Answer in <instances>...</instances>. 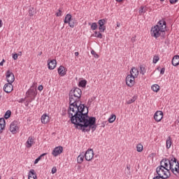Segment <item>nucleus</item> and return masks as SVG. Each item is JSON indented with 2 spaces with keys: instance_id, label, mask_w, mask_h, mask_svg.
I'll use <instances>...</instances> for the list:
<instances>
[{
  "instance_id": "18",
  "label": "nucleus",
  "mask_w": 179,
  "mask_h": 179,
  "mask_svg": "<svg viewBox=\"0 0 179 179\" xmlns=\"http://www.w3.org/2000/svg\"><path fill=\"white\" fill-rule=\"evenodd\" d=\"M34 138L31 136H29L27 141V142L25 143V147L27 149H30V148H31V146H33V145H34Z\"/></svg>"
},
{
  "instance_id": "35",
  "label": "nucleus",
  "mask_w": 179,
  "mask_h": 179,
  "mask_svg": "<svg viewBox=\"0 0 179 179\" xmlns=\"http://www.w3.org/2000/svg\"><path fill=\"white\" fill-rule=\"evenodd\" d=\"M140 73L145 75V73H146V69L143 66H140Z\"/></svg>"
},
{
  "instance_id": "7",
  "label": "nucleus",
  "mask_w": 179,
  "mask_h": 179,
  "mask_svg": "<svg viewBox=\"0 0 179 179\" xmlns=\"http://www.w3.org/2000/svg\"><path fill=\"white\" fill-rule=\"evenodd\" d=\"M64 23L68 24L71 28L75 27V22H73V18H72V15L67 14L64 17Z\"/></svg>"
},
{
  "instance_id": "12",
  "label": "nucleus",
  "mask_w": 179,
  "mask_h": 179,
  "mask_svg": "<svg viewBox=\"0 0 179 179\" xmlns=\"http://www.w3.org/2000/svg\"><path fill=\"white\" fill-rule=\"evenodd\" d=\"M163 116H164L163 111L157 110L154 114V120L155 121H156V122H160V121L163 120Z\"/></svg>"
},
{
  "instance_id": "36",
  "label": "nucleus",
  "mask_w": 179,
  "mask_h": 179,
  "mask_svg": "<svg viewBox=\"0 0 179 179\" xmlns=\"http://www.w3.org/2000/svg\"><path fill=\"white\" fill-rule=\"evenodd\" d=\"M146 10H145V7L141 6L139 9V15H142L143 13H145Z\"/></svg>"
},
{
  "instance_id": "53",
  "label": "nucleus",
  "mask_w": 179,
  "mask_h": 179,
  "mask_svg": "<svg viewBox=\"0 0 179 179\" xmlns=\"http://www.w3.org/2000/svg\"><path fill=\"white\" fill-rule=\"evenodd\" d=\"M160 2H164V0H159Z\"/></svg>"
},
{
  "instance_id": "5",
  "label": "nucleus",
  "mask_w": 179,
  "mask_h": 179,
  "mask_svg": "<svg viewBox=\"0 0 179 179\" xmlns=\"http://www.w3.org/2000/svg\"><path fill=\"white\" fill-rule=\"evenodd\" d=\"M36 96H37V90L34 87H31L26 93V97L30 99L31 101L36 99Z\"/></svg>"
},
{
  "instance_id": "24",
  "label": "nucleus",
  "mask_w": 179,
  "mask_h": 179,
  "mask_svg": "<svg viewBox=\"0 0 179 179\" xmlns=\"http://www.w3.org/2000/svg\"><path fill=\"white\" fill-rule=\"evenodd\" d=\"M151 89L152 91H154L155 93H157L160 90V86L157 84H155L152 85Z\"/></svg>"
},
{
  "instance_id": "52",
  "label": "nucleus",
  "mask_w": 179,
  "mask_h": 179,
  "mask_svg": "<svg viewBox=\"0 0 179 179\" xmlns=\"http://www.w3.org/2000/svg\"><path fill=\"white\" fill-rule=\"evenodd\" d=\"M127 170H131V167H129V166H127Z\"/></svg>"
},
{
  "instance_id": "39",
  "label": "nucleus",
  "mask_w": 179,
  "mask_h": 179,
  "mask_svg": "<svg viewBox=\"0 0 179 179\" xmlns=\"http://www.w3.org/2000/svg\"><path fill=\"white\" fill-rule=\"evenodd\" d=\"M34 13H34V8L29 9V16H34Z\"/></svg>"
},
{
  "instance_id": "43",
  "label": "nucleus",
  "mask_w": 179,
  "mask_h": 179,
  "mask_svg": "<svg viewBox=\"0 0 179 179\" xmlns=\"http://www.w3.org/2000/svg\"><path fill=\"white\" fill-rule=\"evenodd\" d=\"M57 173V167H53L52 169V174H55Z\"/></svg>"
},
{
  "instance_id": "22",
  "label": "nucleus",
  "mask_w": 179,
  "mask_h": 179,
  "mask_svg": "<svg viewBox=\"0 0 179 179\" xmlns=\"http://www.w3.org/2000/svg\"><path fill=\"white\" fill-rule=\"evenodd\" d=\"M172 65L173 66H178L179 65V55H175L172 59Z\"/></svg>"
},
{
  "instance_id": "1",
  "label": "nucleus",
  "mask_w": 179,
  "mask_h": 179,
  "mask_svg": "<svg viewBox=\"0 0 179 179\" xmlns=\"http://www.w3.org/2000/svg\"><path fill=\"white\" fill-rule=\"evenodd\" d=\"M69 109L68 110L69 117L72 124L78 125L82 131H96V118L87 116V108L79 103L82 96V90L76 88L70 92L69 94Z\"/></svg>"
},
{
  "instance_id": "34",
  "label": "nucleus",
  "mask_w": 179,
  "mask_h": 179,
  "mask_svg": "<svg viewBox=\"0 0 179 179\" xmlns=\"http://www.w3.org/2000/svg\"><path fill=\"white\" fill-rule=\"evenodd\" d=\"M98 24H99V26H104V24H106V20H104V19L99 20L98 21Z\"/></svg>"
},
{
  "instance_id": "23",
  "label": "nucleus",
  "mask_w": 179,
  "mask_h": 179,
  "mask_svg": "<svg viewBox=\"0 0 179 179\" xmlns=\"http://www.w3.org/2000/svg\"><path fill=\"white\" fill-rule=\"evenodd\" d=\"M173 142L171 140V137H168L166 139V149H170V148H171V145H172Z\"/></svg>"
},
{
  "instance_id": "6",
  "label": "nucleus",
  "mask_w": 179,
  "mask_h": 179,
  "mask_svg": "<svg viewBox=\"0 0 179 179\" xmlns=\"http://www.w3.org/2000/svg\"><path fill=\"white\" fill-rule=\"evenodd\" d=\"M20 127L19 126V122L14 120L10 124V131L12 132L13 134H17L19 131Z\"/></svg>"
},
{
  "instance_id": "46",
  "label": "nucleus",
  "mask_w": 179,
  "mask_h": 179,
  "mask_svg": "<svg viewBox=\"0 0 179 179\" xmlns=\"http://www.w3.org/2000/svg\"><path fill=\"white\" fill-rule=\"evenodd\" d=\"M43 89H44V87H43V85H39L38 87V90H39V92H41L43 90Z\"/></svg>"
},
{
  "instance_id": "27",
  "label": "nucleus",
  "mask_w": 179,
  "mask_h": 179,
  "mask_svg": "<svg viewBox=\"0 0 179 179\" xmlns=\"http://www.w3.org/2000/svg\"><path fill=\"white\" fill-rule=\"evenodd\" d=\"M85 159V155H80L77 158V162L79 163V164H81V163H83V160Z\"/></svg>"
},
{
  "instance_id": "51",
  "label": "nucleus",
  "mask_w": 179,
  "mask_h": 179,
  "mask_svg": "<svg viewBox=\"0 0 179 179\" xmlns=\"http://www.w3.org/2000/svg\"><path fill=\"white\" fill-rule=\"evenodd\" d=\"M116 2H122L123 0H115Z\"/></svg>"
},
{
  "instance_id": "29",
  "label": "nucleus",
  "mask_w": 179,
  "mask_h": 179,
  "mask_svg": "<svg viewBox=\"0 0 179 179\" xmlns=\"http://www.w3.org/2000/svg\"><path fill=\"white\" fill-rule=\"evenodd\" d=\"M94 37H96L97 38H103V34H101V32L99 31H95L94 32Z\"/></svg>"
},
{
  "instance_id": "20",
  "label": "nucleus",
  "mask_w": 179,
  "mask_h": 179,
  "mask_svg": "<svg viewBox=\"0 0 179 179\" xmlns=\"http://www.w3.org/2000/svg\"><path fill=\"white\" fill-rule=\"evenodd\" d=\"M5 127H6V122L4 118H0V134L3 132V129H5Z\"/></svg>"
},
{
  "instance_id": "28",
  "label": "nucleus",
  "mask_w": 179,
  "mask_h": 179,
  "mask_svg": "<svg viewBox=\"0 0 179 179\" xmlns=\"http://www.w3.org/2000/svg\"><path fill=\"white\" fill-rule=\"evenodd\" d=\"M87 83V81H86V80H80L79 83V86H80L81 87H86Z\"/></svg>"
},
{
  "instance_id": "17",
  "label": "nucleus",
  "mask_w": 179,
  "mask_h": 179,
  "mask_svg": "<svg viewBox=\"0 0 179 179\" xmlns=\"http://www.w3.org/2000/svg\"><path fill=\"white\" fill-rule=\"evenodd\" d=\"M50 120H51V118H50V116L47 113L43 114L41 117V121L42 124H48Z\"/></svg>"
},
{
  "instance_id": "54",
  "label": "nucleus",
  "mask_w": 179,
  "mask_h": 179,
  "mask_svg": "<svg viewBox=\"0 0 179 179\" xmlns=\"http://www.w3.org/2000/svg\"><path fill=\"white\" fill-rule=\"evenodd\" d=\"M22 101H24V99H22Z\"/></svg>"
},
{
  "instance_id": "41",
  "label": "nucleus",
  "mask_w": 179,
  "mask_h": 179,
  "mask_svg": "<svg viewBox=\"0 0 179 179\" xmlns=\"http://www.w3.org/2000/svg\"><path fill=\"white\" fill-rule=\"evenodd\" d=\"M169 2L171 3V5H176V3L178 2V0H169Z\"/></svg>"
},
{
  "instance_id": "32",
  "label": "nucleus",
  "mask_w": 179,
  "mask_h": 179,
  "mask_svg": "<svg viewBox=\"0 0 179 179\" xmlns=\"http://www.w3.org/2000/svg\"><path fill=\"white\" fill-rule=\"evenodd\" d=\"M99 30L101 33H104V31H106V26L105 25H99Z\"/></svg>"
},
{
  "instance_id": "4",
  "label": "nucleus",
  "mask_w": 179,
  "mask_h": 179,
  "mask_svg": "<svg viewBox=\"0 0 179 179\" xmlns=\"http://www.w3.org/2000/svg\"><path fill=\"white\" fill-rule=\"evenodd\" d=\"M170 170L175 174V176L179 174V163L177 162V159L172 158L171 159Z\"/></svg>"
},
{
  "instance_id": "31",
  "label": "nucleus",
  "mask_w": 179,
  "mask_h": 179,
  "mask_svg": "<svg viewBox=\"0 0 179 179\" xmlns=\"http://www.w3.org/2000/svg\"><path fill=\"white\" fill-rule=\"evenodd\" d=\"M45 155H47V153H43L40 157H38L36 159H35L34 164H37V163H38V162L41 160V158L43 157V156H45Z\"/></svg>"
},
{
  "instance_id": "33",
  "label": "nucleus",
  "mask_w": 179,
  "mask_h": 179,
  "mask_svg": "<svg viewBox=\"0 0 179 179\" xmlns=\"http://www.w3.org/2000/svg\"><path fill=\"white\" fill-rule=\"evenodd\" d=\"M136 100V96H134L132 97V99H131L130 100L127 101V104H132V103H134V101Z\"/></svg>"
},
{
  "instance_id": "37",
  "label": "nucleus",
  "mask_w": 179,
  "mask_h": 179,
  "mask_svg": "<svg viewBox=\"0 0 179 179\" xmlns=\"http://www.w3.org/2000/svg\"><path fill=\"white\" fill-rule=\"evenodd\" d=\"M91 29H92V30H96L97 29V23L93 22L91 24Z\"/></svg>"
},
{
  "instance_id": "42",
  "label": "nucleus",
  "mask_w": 179,
  "mask_h": 179,
  "mask_svg": "<svg viewBox=\"0 0 179 179\" xmlns=\"http://www.w3.org/2000/svg\"><path fill=\"white\" fill-rule=\"evenodd\" d=\"M56 16H57V17H59V16H62V11L61 10H59V11L56 13Z\"/></svg>"
},
{
  "instance_id": "47",
  "label": "nucleus",
  "mask_w": 179,
  "mask_h": 179,
  "mask_svg": "<svg viewBox=\"0 0 179 179\" xmlns=\"http://www.w3.org/2000/svg\"><path fill=\"white\" fill-rule=\"evenodd\" d=\"M3 64H5V59H3V60L0 62V66H3Z\"/></svg>"
},
{
  "instance_id": "19",
  "label": "nucleus",
  "mask_w": 179,
  "mask_h": 179,
  "mask_svg": "<svg viewBox=\"0 0 179 179\" xmlns=\"http://www.w3.org/2000/svg\"><path fill=\"white\" fill-rule=\"evenodd\" d=\"M66 68L64 66H60L57 69L59 76H65L66 75Z\"/></svg>"
},
{
  "instance_id": "14",
  "label": "nucleus",
  "mask_w": 179,
  "mask_h": 179,
  "mask_svg": "<svg viewBox=\"0 0 179 179\" xmlns=\"http://www.w3.org/2000/svg\"><path fill=\"white\" fill-rule=\"evenodd\" d=\"M13 83H8L4 85L3 86V91L6 93H11L13 91V85H12Z\"/></svg>"
},
{
  "instance_id": "11",
  "label": "nucleus",
  "mask_w": 179,
  "mask_h": 179,
  "mask_svg": "<svg viewBox=\"0 0 179 179\" xmlns=\"http://www.w3.org/2000/svg\"><path fill=\"white\" fill-rule=\"evenodd\" d=\"M161 165L159 167H162L164 169H167V170H170V166L171 164V160L168 159H164L161 161Z\"/></svg>"
},
{
  "instance_id": "55",
  "label": "nucleus",
  "mask_w": 179,
  "mask_h": 179,
  "mask_svg": "<svg viewBox=\"0 0 179 179\" xmlns=\"http://www.w3.org/2000/svg\"><path fill=\"white\" fill-rule=\"evenodd\" d=\"M0 179H1V176H0Z\"/></svg>"
},
{
  "instance_id": "44",
  "label": "nucleus",
  "mask_w": 179,
  "mask_h": 179,
  "mask_svg": "<svg viewBox=\"0 0 179 179\" xmlns=\"http://www.w3.org/2000/svg\"><path fill=\"white\" fill-rule=\"evenodd\" d=\"M18 55L17 54H13V58L16 61L17 59Z\"/></svg>"
},
{
  "instance_id": "8",
  "label": "nucleus",
  "mask_w": 179,
  "mask_h": 179,
  "mask_svg": "<svg viewBox=\"0 0 179 179\" xmlns=\"http://www.w3.org/2000/svg\"><path fill=\"white\" fill-rule=\"evenodd\" d=\"M135 78L133 77L132 76L127 75L126 77V85L129 87H134L135 86Z\"/></svg>"
},
{
  "instance_id": "45",
  "label": "nucleus",
  "mask_w": 179,
  "mask_h": 179,
  "mask_svg": "<svg viewBox=\"0 0 179 179\" xmlns=\"http://www.w3.org/2000/svg\"><path fill=\"white\" fill-rule=\"evenodd\" d=\"M165 71H166V69L162 68V69H161V71H160L161 75H164Z\"/></svg>"
},
{
  "instance_id": "15",
  "label": "nucleus",
  "mask_w": 179,
  "mask_h": 179,
  "mask_svg": "<svg viewBox=\"0 0 179 179\" xmlns=\"http://www.w3.org/2000/svg\"><path fill=\"white\" fill-rule=\"evenodd\" d=\"M129 75L136 79L139 76V70L136 67H132Z\"/></svg>"
},
{
  "instance_id": "30",
  "label": "nucleus",
  "mask_w": 179,
  "mask_h": 179,
  "mask_svg": "<svg viewBox=\"0 0 179 179\" xmlns=\"http://www.w3.org/2000/svg\"><path fill=\"white\" fill-rule=\"evenodd\" d=\"M159 59H160V57H159V56L155 55L153 57V59H152L153 64H157V62H159Z\"/></svg>"
},
{
  "instance_id": "2",
  "label": "nucleus",
  "mask_w": 179,
  "mask_h": 179,
  "mask_svg": "<svg viewBox=\"0 0 179 179\" xmlns=\"http://www.w3.org/2000/svg\"><path fill=\"white\" fill-rule=\"evenodd\" d=\"M166 27V20L164 19L160 20L155 26L152 27L150 30L151 36L155 38H159V37L164 36Z\"/></svg>"
},
{
  "instance_id": "48",
  "label": "nucleus",
  "mask_w": 179,
  "mask_h": 179,
  "mask_svg": "<svg viewBox=\"0 0 179 179\" xmlns=\"http://www.w3.org/2000/svg\"><path fill=\"white\" fill-rule=\"evenodd\" d=\"M152 179H164V178H161L160 176H155Z\"/></svg>"
},
{
  "instance_id": "49",
  "label": "nucleus",
  "mask_w": 179,
  "mask_h": 179,
  "mask_svg": "<svg viewBox=\"0 0 179 179\" xmlns=\"http://www.w3.org/2000/svg\"><path fill=\"white\" fill-rule=\"evenodd\" d=\"M74 55H75L76 57H78L79 56V52H76L74 53Z\"/></svg>"
},
{
  "instance_id": "10",
  "label": "nucleus",
  "mask_w": 179,
  "mask_h": 179,
  "mask_svg": "<svg viewBox=\"0 0 179 179\" xmlns=\"http://www.w3.org/2000/svg\"><path fill=\"white\" fill-rule=\"evenodd\" d=\"M93 157H94V152L92 149H88L85 153V160L90 162L93 160Z\"/></svg>"
},
{
  "instance_id": "50",
  "label": "nucleus",
  "mask_w": 179,
  "mask_h": 179,
  "mask_svg": "<svg viewBox=\"0 0 179 179\" xmlns=\"http://www.w3.org/2000/svg\"><path fill=\"white\" fill-rule=\"evenodd\" d=\"M0 27H2V20H0Z\"/></svg>"
},
{
  "instance_id": "3",
  "label": "nucleus",
  "mask_w": 179,
  "mask_h": 179,
  "mask_svg": "<svg viewBox=\"0 0 179 179\" xmlns=\"http://www.w3.org/2000/svg\"><path fill=\"white\" fill-rule=\"evenodd\" d=\"M157 174H158V177H161L162 178L166 179L169 178L171 174L170 173V170L166 168H163L162 166H158L156 169Z\"/></svg>"
},
{
  "instance_id": "16",
  "label": "nucleus",
  "mask_w": 179,
  "mask_h": 179,
  "mask_svg": "<svg viewBox=\"0 0 179 179\" xmlns=\"http://www.w3.org/2000/svg\"><path fill=\"white\" fill-rule=\"evenodd\" d=\"M62 150H64V148L62 147L59 146L56 147L52 152V156L55 157H57V156H59V155H61L62 153Z\"/></svg>"
},
{
  "instance_id": "25",
  "label": "nucleus",
  "mask_w": 179,
  "mask_h": 179,
  "mask_svg": "<svg viewBox=\"0 0 179 179\" xmlns=\"http://www.w3.org/2000/svg\"><path fill=\"white\" fill-rule=\"evenodd\" d=\"M115 120H117V116L115 115H111L108 118V122H110V124H113V122H114Z\"/></svg>"
},
{
  "instance_id": "26",
  "label": "nucleus",
  "mask_w": 179,
  "mask_h": 179,
  "mask_svg": "<svg viewBox=\"0 0 179 179\" xmlns=\"http://www.w3.org/2000/svg\"><path fill=\"white\" fill-rule=\"evenodd\" d=\"M136 151L138 152H143V145L138 143L136 145Z\"/></svg>"
},
{
  "instance_id": "21",
  "label": "nucleus",
  "mask_w": 179,
  "mask_h": 179,
  "mask_svg": "<svg viewBox=\"0 0 179 179\" xmlns=\"http://www.w3.org/2000/svg\"><path fill=\"white\" fill-rule=\"evenodd\" d=\"M28 179H37V174L34 169H31L29 172Z\"/></svg>"
},
{
  "instance_id": "13",
  "label": "nucleus",
  "mask_w": 179,
  "mask_h": 179,
  "mask_svg": "<svg viewBox=\"0 0 179 179\" xmlns=\"http://www.w3.org/2000/svg\"><path fill=\"white\" fill-rule=\"evenodd\" d=\"M48 68L50 71H52L57 68V60L49 59L48 60Z\"/></svg>"
},
{
  "instance_id": "38",
  "label": "nucleus",
  "mask_w": 179,
  "mask_h": 179,
  "mask_svg": "<svg viewBox=\"0 0 179 179\" xmlns=\"http://www.w3.org/2000/svg\"><path fill=\"white\" fill-rule=\"evenodd\" d=\"M10 114H11L10 110H8L4 115V118H6V120H8V118L10 117Z\"/></svg>"
},
{
  "instance_id": "40",
  "label": "nucleus",
  "mask_w": 179,
  "mask_h": 179,
  "mask_svg": "<svg viewBox=\"0 0 179 179\" xmlns=\"http://www.w3.org/2000/svg\"><path fill=\"white\" fill-rule=\"evenodd\" d=\"M91 54L92 55H93L94 57V58H99V55H97V53L96 52V51L94 50H92L91 51Z\"/></svg>"
},
{
  "instance_id": "9",
  "label": "nucleus",
  "mask_w": 179,
  "mask_h": 179,
  "mask_svg": "<svg viewBox=\"0 0 179 179\" xmlns=\"http://www.w3.org/2000/svg\"><path fill=\"white\" fill-rule=\"evenodd\" d=\"M6 79L8 83H13L15 82V75L10 70L6 72Z\"/></svg>"
}]
</instances>
